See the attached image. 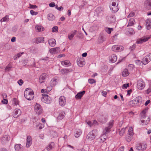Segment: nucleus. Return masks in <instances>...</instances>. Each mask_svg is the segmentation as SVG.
Here are the masks:
<instances>
[{"label":"nucleus","instance_id":"nucleus-38","mask_svg":"<svg viewBox=\"0 0 151 151\" xmlns=\"http://www.w3.org/2000/svg\"><path fill=\"white\" fill-rule=\"evenodd\" d=\"M70 71V69L66 68L61 69L60 70V72L61 74H64L67 73L69 72Z\"/></svg>","mask_w":151,"mask_h":151},{"label":"nucleus","instance_id":"nucleus-40","mask_svg":"<svg viewBox=\"0 0 151 151\" xmlns=\"http://www.w3.org/2000/svg\"><path fill=\"white\" fill-rule=\"evenodd\" d=\"M44 38L43 37H39L36 39V41L38 43H43L44 42Z\"/></svg>","mask_w":151,"mask_h":151},{"label":"nucleus","instance_id":"nucleus-30","mask_svg":"<svg viewBox=\"0 0 151 151\" xmlns=\"http://www.w3.org/2000/svg\"><path fill=\"white\" fill-rule=\"evenodd\" d=\"M107 121V118L104 117L103 116H101L99 119V121L102 123H105Z\"/></svg>","mask_w":151,"mask_h":151},{"label":"nucleus","instance_id":"nucleus-27","mask_svg":"<svg viewBox=\"0 0 151 151\" xmlns=\"http://www.w3.org/2000/svg\"><path fill=\"white\" fill-rule=\"evenodd\" d=\"M16 151H22V146L20 144H16L14 146Z\"/></svg>","mask_w":151,"mask_h":151},{"label":"nucleus","instance_id":"nucleus-16","mask_svg":"<svg viewBox=\"0 0 151 151\" xmlns=\"http://www.w3.org/2000/svg\"><path fill=\"white\" fill-rule=\"evenodd\" d=\"M21 111L19 109H15L14 113L13 114V116L15 118L18 117L21 114Z\"/></svg>","mask_w":151,"mask_h":151},{"label":"nucleus","instance_id":"nucleus-28","mask_svg":"<svg viewBox=\"0 0 151 151\" xmlns=\"http://www.w3.org/2000/svg\"><path fill=\"white\" fill-rule=\"evenodd\" d=\"M117 60V57L115 55H113L110 59V61L112 63L115 62Z\"/></svg>","mask_w":151,"mask_h":151},{"label":"nucleus","instance_id":"nucleus-58","mask_svg":"<svg viewBox=\"0 0 151 151\" xmlns=\"http://www.w3.org/2000/svg\"><path fill=\"white\" fill-rule=\"evenodd\" d=\"M30 8L32 9H35L37 8V6L36 5L29 4Z\"/></svg>","mask_w":151,"mask_h":151},{"label":"nucleus","instance_id":"nucleus-52","mask_svg":"<svg viewBox=\"0 0 151 151\" xmlns=\"http://www.w3.org/2000/svg\"><path fill=\"white\" fill-rule=\"evenodd\" d=\"M135 62L136 64L139 65H141V64H143L142 63V61H141L140 60H137L135 61Z\"/></svg>","mask_w":151,"mask_h":151},{"label":"nucleus","instance_id":"nucleus-46","mask_svg":"<svg viewBox=\"0 0 151 151\" xmlns=\"http://www.w3.org/2000/svg\"><path fill=\"white\" fill-rule=\"evenodd\" d=\"M132 136L128 135L126 137V139L128 142H129L132 139Z\"/></svg>","mask_w":151,"mask_h":151},{"label":"nucleus","instance_id":"nucleus-57","mask_svg":"<svg viewBox=\"0 0 151 151\" xmlns=\"http://www.w3.org/2000/svg\"><path fill=\"white\" fill-rule=\"evenodd\" d=\"M135 15V13L134 12H131L128 16V18H130L133 17Z\"/></svg>","mask_w":151,"mask_h":151},{"label":"nucleus","instance_id":"nucleus-13","mask_svg":"<svg viewBox=\"0 0 151 151\" xmlns=\"http://www.w3.org/2000/svg\"><path fill=\"white\" fill-rule=\"evenodd\" d=\"M134 100L136 106H138L142 103V98L141 96H138L134 99Z\"/></svg>","mask_w":151,"mask_h":151},{"label":"nucleus","instance_id":"nucleus-55","mask_svg":"<svg viewBox=\"0 0 151 151\" xmlns=\"http://www.w3.org/2000/svg\"><path fill=\"white\" fill-rule=\"evenodd\" d=\"M151 24V20L150 19H147L145 21V25L148 24Z\"/></svg>","mask_w":151,"mask_h":151},{"label":"nucleus","instance_id":"nucleus-39","mask_svg":"<svg viewBox=\"0 0 151 151\" xmlns=\"http://www.w3.org/2000/svg\"><path fill=\"white\" fill-rule=\"evenodd\" d=\"M104 30L107 33L109 34H111V32L113 30V28L106 27L105 28Z\"/></svg>","mask_w":151,"mask_h":151},{"label":"nucleus","instance_id":"nucleus-11","mask_svg":"<svg viewBox=\"0 0 151 151\" xmlns=\"http://www.w3.org/2000/svg\"><path fill=\"white\" fill-rule=\"evenodd\" d=\"M136 148L138 150L142 151L145 150L147 148V145L146 144L142 145L141 144H138L136 146Z\"/></svg>","mask_w":151,"mask_h":151},{"label":"nucleus","instance_id":"nucleus-36","mask_svg":"<svg viewBox=\"0 0 151 151\" xmlns=\"http://www.w3.org/2000/svg\"><path fill=\"white\" fill-rule=\"evenodd\" d=\"M142 63L144 65L147 64L150 61L148 60V59L146 58V56L144 57L142 59Z\"/></svg>","mask_w":151,"mask_h":151},{"label":"nucleus","instance_id":"nucleus-59","mask_svg":"<svg viewBox=\"0 0 151 151\" xmlns=\"http://www.w3.org/2000/svg\"><path fill=\"white\" fill-rule=\"evenodd\" d=\"M1 96L3 99H6L7 97V95L6 93H3L1 95Z\"/></svg>","mask_w":151,"mask_h":151},{"label":"nucleus","instance_id":"nucleus-5","mask_svg":"<svg viewBox=\"0 0 151 151\" xmlns=\"http://www.w3.org/2000/svg\"><path fill=\"white\" fill-rule=\"evenodd\" d=\"M35 110L36 113L38 115H40L42 113V110L41 105L36 103L35 106Z\"/></svg>","mask_w":151,"mask_h":151},{"label":"nucleus","instance_id":"nucleus-37","mask_svg":"<svg viewBox=\"0 0 151 151\" xmlns=\"http://www.w3.org/2000/svg\"><path fill=\"white\" fill-rule=\"evenodd\" d=\"M135 22L134 19L132 18L130 19L129 22V23L128 25H127V27L129 26H132L134 24V22Z\"/></svg>","mask_w":151,"mask_h":151},{"label":"nucleus","instance_id":"nucleus-34","mask_svg":"<svg viewBox=\"0 0 151 151\" xmlns=\"http://www.w3.org/2000/svg\"><path fill=\"white\" fill-rule=\"evenodd\" d=\"M129 73L127 69H124L122 72V75L124 77H125L129 75Z\"/></svg>","mask_w":151,"mask_h":151},{"label":"nucleus","instance_id":"nucleus-1","mask_svg":"<svg viewBox=\"0 0 151 151\" xmlns=\"http://www.w3.org/2000/svg\"><path fill=\"white\" fill-rule=\"evenodd\" d=\"M24 96L25 98L28 100H31L34 97V93L30 88H27L24 93Z\"/></svg>","mask_w":151,"mask_h":151},{"label":"nucleus","instance_id":"nucleus-49","mask_svg":"<svg viewBox=\"0 0 151 151\" xmlns=\"http://www.w3.org/2000/svg\"><path fill=\"white\" fill-rule=\"evenodd\" d=\"M125 128H122L119 131V134L121 136H122L125 132Z\"/></svg>","mask_w":151,"mask_h":151},{"label":"nucleus","instance_id":"nucleus-51","mask_svg":"<svg viewBox=\"0 0 151 151\" xmlns=\"http://www.w3.org/2000/svg\"><path fill=\"white\" fill-rule=\"evenodd\" d=\"M30 13L32 15H35L38 14V12H35L33 10L30 11Z\"/></svg>","mask_w":151,"mask_h":151},{"label":"nucleus","instance_id":"nucleus-64","mask_svg":"<svg viewBox=\"0 0 151 151\" xmlns=\"http://www.w3.org/2000/svg\"><path fill=\"white\" fill-rule=\"evenodd\" d=\"M146 28L148 30H149L151 28V24H148L146 25Z\"/></svg>","mask_w":151,"mask_h":151},{"label":"nucleus","instance_id":"nucleus-62","mask_svg":"<svg viewBox=\"0 0 151 151\" xmlns=\"http://www.w3.org/2000/svg\"><path fill=\"white\" fill-rule=\"evenodd\" d=\"M49 6L50 7H53L55 6V4L54 2H51L50 3Z\"/></svg>","mask_w":151,"mask_h":151},{"label":"nucleus","instance_id":"nucleus-56","mask_svg":"<svg viewBox=\"0 0 151 151\" xmlns=\"http://www.w3.org/2000/svg\"><path fill=\"white\" fill-rule=\"evenodd\" d=\"M1 102L4 104H7L8 102L7 99L6 98L3 99V100L1 101Z\"/></svg>","mask_w":151,"mask_h":151},{"label":"nucleus","instance_id":"nucleus-50","mask_svg":"<svg viewBox=\"0 0 151 151\" xmlns=\"http://www.w3.org/2000/svg\"><path fill=\"white\" fill-rule=\"evenodd\" d=\"M88 82L91 84L96 83V81L93 79H89L88 80Z\"/></svg>","mask_w":151,"mask_h":151},{"label":"nucleus","instance_id":"nucleus-43","mask_svg":"<svg viewBox=\"0 0 151 151\" xmlns=\"http://www.w3.org/2000/svg\"><path fill=\"white\" fill-rule=\"evenodd\" d=\"M128 32L130 35H133L135 33V32L133 29L132 28H128Z\"/></svg>","mask_w":151,"mask_h":151},{"label":"nucleus","instance_id":"nucleus-31","mask_svg":"<svg viewBox=\"0 0 151 151\" xmlns=\"http://www.w3.org/2000/svg\"><path fill=\"white\" fill-rule=\"evenodd\" d=\"M147 119L146 120H142L141 121V122L142 123V125H143L147 124L150 121V118L147 116Z\"/></svg>","mask_w":151,"mask_h":151},{"label":"nucleus","instance_id":"nucleus-20","mask_svg":"<svg viewBox=\"0 0 151 151\" xmlns=\"http://www.w3.org/2000/svg\"><path fill=\"white\" fill-rule=\"evenodd\" d=\"M49 45L52 47H53L56 45V41L54 39H50L48 40Z\"/></svg>","mask_w":151,"mask_h":151},{"label":"nucleus","instance_id":"nucleus-8","mask_svg":"<svg viewBox=\"0 0 151 151\" xmlns=\"http://www.w3.org/2000/svg\"><path fill=\"white\" fill-rule=\"evenodd\" d=\"M95 131L94 130H93L90 132L87 136V139L89 140H92L94 139L95 137Z\"/></svg>","mask_w":151,"mask_h":151},{"label":"nucleus","instance_id":"nucleus-23","mask_svg":"<svg viewBox=\"0 0 151 151\" xmlns=\"http://www.w3.org/2000/svg\"><path fill=\"white\" fill-rule=\"evenodd\" d=\"M65 116V112L64 111H61L57 117V119L60 120L63 119Z\"/></svg>","mask_w":151,"mask_h":151},{"label":"nucleus","instance_id":"nucleus-9","mask_svg":"<svg viewBox=\"0 0 151 151\" xmlns=\"http://www.w3.org/2000/svg\"><path fill=\"white\" fill-rule=\"evenodd\" d=\"M111 49L112 50L114 51H120L123 50L124 47L122 46L114 45L112 46Z\"/></svg>","mask_w":151,"mask_h":151},{"label":"nucleus","instance_id":"nucleus-41","mask_svg":"<svg viewBox=\"0 0 151 151\" xmlns=\"http://www.w3.org/2000/svg\"><path fill=\"white\" fill-rule=\"evenodd\" d=\"M36 30L38 32L42 31L43 30L44 28L41 26H37L35 27Z\"/></svg>","mask_w":151,"mask_h":151},{"label":"nucleus","instance_id":"nucleus-48","mask_svg":"<svg viewBox=\"0 0 151 151\" xmlns=\"http://www.w3.org/2000/svg\"><path fill=\"white\" fill-rule=\"evenodd\" d=\"M134 100L131 101L129 102V105L132 106H136L135 103L134 102Z\"/></svg>","mask_w":151,"mask_h":151},{"label":"nucleus","instance_id":"nucleus-12","mask_svg":"<svg viewBox=\"0 0 151 151\" xmlns=\"http://www.w3.org/2000/svg\"><path fill=\"white\" fill-rule=\"evenodd\" d=\"M60 51V49L59 47L52 48L50 49L49 50V52L52 54L57 53Z\"/></svg>","mask_w":151,"mask_h":151},{"label":"nucleus","instance_id":"nucleus-54","mask_svg":"<svg viewBox=\"0 0 151 151\" xmlns=\"http://www.w3.org/2000/svg\"><path fill=\"white\" fill-rule=\"evenodd\" d=\"M129 86V84L128 83L127 84H124L123 85L122 88L123 89H126Z\"/></svg>","mask_w":151,"mask_h":151},{"label":"nucleus","instance_id":"nucleus-29","mask_svg":"<svg viewBox=\"0 0 151 151\" xmlns=\"http://www.w3.org/2000/svg\"><path fill=\"white\" fill-rule=\"evenodd\" d=\"M58 83V80L56 78H53L50 81L51 86H55Z\"/></svg>","mask_w":151,"mask_h":151},{"label":"nucleus","instance_id":"nucleus-26","mask_svg":"<svg viewBox=\"0 0 151 151\" xmlns=\"http://www.w3.org/2000/svg\"><path fill=\"white\" fill-rule=\"evenodd\" d=\"M82 133V131L79 129H76L75 132V136L76 137H79Z\"/></svg>","mask_w":151,"mask_h":151},{"label":"nucleus","instance_id":"nucleus-7","mask_svg":"<svg viewBox=\"0 0 151 151\" xmlns=\"http://www.w3.org/2000/svg\"><path fill=\"white\" fill-rule=\"evenodd\" d=\"M59 103L60 106H65L66 104V99L63 96H61L59 99Z\"/></svg>","mask_w":151,"mask_h":151},{"label":"nucleus","instance_id":"nucleus-24","mask_svg":"<svg viewBox=\"0 0 151 151\" xmlns=\"http://www.w3.org/2000/svg\"><path fill=\"white\" fill-rule=\"evenodd\" d=\"M107 19L111 23H113L115 21V17L114 15H110L108 16Z\"/></svg>","mask_w":151,"mask_h":151},{"label":"nucleus","instance_id":"nucleus-25","mask_svg":"<svg viewBox=\"0 0 151 151\" xmlns=\"http://www.w3.org/2000/svg\"><path fill=\"white\" fill-rule=\"evenodd\" d=\"M61 64L63 66H69L71 65V63L68 60L62 61L61 62Z\"/></svg>","mask_w":151,"mask_h":151},{"label":"nucleus","instance_id":"nucleus-10","mask_svg":"<svg viewBox=\"0 0 151 151\" xmlns=\"http://www.w3.org/2000/svg\"><path fill=\"white\" fill-rule=\"evenodd\" d=\"M77 65L80 67H82L85 64V62L83 58H78L77 60Z\"/></svg>","mask_w":151,"mask_h":151},{"label":"nucleus","instance_id":"nucleus-3","mask_svg":"<svg viewBox=\"0 0 151 151\" xmlns=\"http://www.w3.org/2000/svg\"><path fill=\"white\" fill-rule=\"evenodd\" d=\"M41 100L42 102L46 104H49L52 102L51 98L47 94H42Z\"/></svg>","mask_w":151,"mask_h":151},{"label":"nucleus","instance_id":"nucleus-47","mask_svg":"<svg viewBox=\"0 0 151 151\" xmlns=\"http://www.w3.org/2000/svg\"><path fill=\"white\" fill-rule=\"evenodd\" d=\"M128 133L129 135L132 136L133 134V128H130L128 130Z\"/></svg>","mask_w":151,"mask_h":151},{"label":"nucleus","instance_id":"nucleus-60","mask_svg":"<svg viewBox=\"0 0 151 151\" xmlns=\"http://www.w3.org/2000/svg\"><path fill=\"white\" fill-rule=\"evenodd\" d=\"M17 83L20 86H22L23 83V82L22 79H20L18 81Z\"/></svg>","mask_w":151,"mask_h":151},{"label":"nucleus","instance_id":"nucleus-6","mask_svg":"<svg viewBox=\"0 0 151 151\" xmlns=\"http://www.w3.org/2000/svg\"><path fill=\"white\" fill-rule=\"evenodd\" d=\"M145 86V83L142 79H139L137 81V88L139 90L143 89Z\"/></svg>","mask_w":151,"mask_h":151},{"label":"nucleus","instance_id":"nucleus-18","mask_svg":"<svg viewBox=\"0 0 151 151\" xmlns=\"http://www.w3.org/2000/svg\"><path fill=\"white\" fill-rule=\"evenodd\" d=\"M106 40V37L103 34H100L98 38V42L102 43Z\"/></svg>","mask_w":151,"mask_h":151},{"label":"nucleus","instance_id":"nucleus-35","mask_svg":"<svg viewBox=\"0 0 151 151\" xmlns=\"http://www.w3.org/2000/svg\"><path fill=\"white\" fill-rule=\"evenodd\" d=\"M37 129H41L44 127V125L42 123H39L36 125Z\"/></svg>","mask_w":151,"mask_h":151},{"label":"nucleus","instance_id":"nucleus-33","mask_svg":"<svg viewBox=\"0 0 151 151\" xmlns=\"http://www.w3.org/2000/svg\"><path fill=\"white\" fill-rule=\"evenodd\" d=\"M54 145V143L53 142H51L49 145L48 146L46 147V149L47 150L49 151L52 149Z\"/></svg>","mask_w":151,"mask_h":151},{"label":"nucleus","instance_id":"nucleus-2","mask_svg":"<svg viewBox=\"0 0 151 151\" xmlns=\"http://www.w3.org/2000/svg\"><path fill=\"white\" fill-rule=\"evenodd\" d=\"M114 123V121L113 120H111L109 122L108 126L106 127L103 131V135L102 137L106 135V134L109 133L111 131V129Z\"/></svg>","mask_w":151,"mask_h":151},{"label":"nucleus","instance_id":"nucleus-21","mask_svg":"<svg viewBox=\"0 0 151 151\" xmlns=\"http://www.w3.org/2000/svg\"><path fill=\"white\" fill-rule=\"evenodd\" d=\"M10 137L8 135H5L2 138V140L3 143H6L10 139Z\"/></svg>","mask_w":151,"mask_h":151},{"label":"nucleus","instance_id":"nucleus-17","mask_svg":"<svg viewBox=\"0 0 151 151\" xmlns=\"http://www.w3.org/2000/svg\"><path fill=\"white\" fill-rule=\"evenodd\" d=\"M32 138L31 136H28L27 137L26 147H29L32 144Z\"/></svg>","mask_w":151,"mask_h":151},{"label":"nucleus","instance_id":"nucleus-19","mask_svg":"<svg viewBox=\"0 0 151 151\" xmlns=\"http://www.w3.org/2000/svg\"><path fill=\"white\" fill-rule=\"evenodd\" d=\"M148 109V108H145L141 113V118L142 119H145L146 117V113Z\"/></svg>","mask_w":151,"mask_h":151},{"label":"nucleus","instance_id":"nucleus-53","mask_svg":"<svg viewBox=\"0 0 151 151\" xmlns=\"http://www.w3.org/2000/svg\"><path fill=\"white\" fill-rule=\"evenodd\" d=\"M13 102L15 105L18 104L19 102L18 100L16 98H14L13 100Z\"/></svg>","mask_w":151,"mask_h":151},{"label":"nucleus","instance_id":"nucleus-63","mask_svg":"<svg viewBox=\"0 0 151 151\" xmlns=\"http://www.w3.org/2000/svg\"><path fill=\"white\" fill-rule=\"evenodd\" d=\"M146 58H147L148 59V60L150 61L151 60V53H149L148 55L147 56H146Z\"/></svg>","mask_w":151,"mask_h":151},{"label":"nucleus","instance_id":"nucleus-15","mask_svg":"<svg viewBox=\"0 0 151 151\" xmlns=\"http://www.w3.org/2000/svg\"><path fill=\"white\" fill-rule=\"evenodd\" d=\"M86 91H81L78 92L75 96V98L76 99H81L82 97L85 93Z\"/></svg>","mask_w":151,"mask_h":151},{"label":"nucleus","instance_id":"nucleus-32","mask_svg":"<svg viewBox=\"0 0 151 151\" xmlns=\"http://www.w3.org/2000/svg\"><path fill=\"white\" fill-rule=\"evenodd\" d=\"M55 16L51 14H48L47 15V18L49 21H52L55 19Z\"/></svg>","mask_w":151,"mask_h":151},{"label":"nucleus","instance_id":"nucleus-14","mask_svg":"<svg viewBox=\"0 0 151 151\" xmlns=\"http://www.w3.org/2000/svg\"><path fill=\"white\" fill-rule=\"evenodd\" d=\"M47 77V75L46 73L42 74L40 77L39 82L41 83L45 81L46 78Z\"/></svg>","mask_w":151,"mask_h":151},{"label":"nucleus","instance_id":"nucleus-45","mask_svg":"<svg viewBox=\"0 0 151 151\" xmlns=\"http://www.w3.org/2000/svg\"><path fill=\"white\" fill-rule=\"evenodd\" d=\"M52 32H58V27L57 26L53 27L52 29Z\"/></svg>","mask_w":151,"mask_h":151},{"label":"nucleus","instance_id":"nucleus-61","mask_svg":"<svg viewBox=\"0 0 151 151\" xmlns=\"http://www.w3.org/2000/svg\"><path fill=\"white\" fill-rule=\"evenodd\" d=\"M87 123L88 125H89L90 127L92 126V125H93V121H89L87 122Z\"/></svg>","mask_w":151,"mask_h":151},{"label":"nucleus","instance_id":"nucleus-42","mask_svg":"<svg viewBox=\"0 0 151 151\" xmlns=\"http://www.w3.org/2000/svg\"><path fill=\"white\" fill-rule=\"evenodd\" d=\"M9 20V19L8 16L6 15L1 20V22H7Z\"/></svg>","mask_w":151,"mask_h":151},{"label":"nucleus","instance_id":"nucleus-22","mask_svg":"<svg viewBox=\"0 0 151 151\" xmlns=\"http://www.w3.org/2000/svg\"><path fill=\"white\" fill-rule=\"evenodd\" d=\"M150 38L149 37L140 39L137 40L136 43L137 44H141L143 42L147 41Z\"/></svg>","mask_w":151,"mask_h":151},{"label":"nucleus","instance_id":"nucleus-4","mask_svg":"<svg viewBox=\"0 0 151 151\" xmlns=\"http://www.w3.org/2000/svg\"><path fill=\"white\" fill-rule=\"evenodd\" d=\"M119 1L118 0H113L112 3V5L113 7L112 8V11L114 13L118 11L119 9V8L118 7Z\"/></svg>","mask_w":151,"mask_h":151},{"label":"nucleus","instance_id":"nucleus-44","mask_svg":"<svg viewBox=\"0 0 151 151\" xmlns=\"http://www.w3.org/2000/svg\"><path fill=\"white\" fill-rule=\"evenodd\" d=\"M145 4L148 9H149L150 8L151 6V3L149 2H147L146 3H145Z\"/></svg>","mask_w":151,"mask_h":151}]
</instances>
